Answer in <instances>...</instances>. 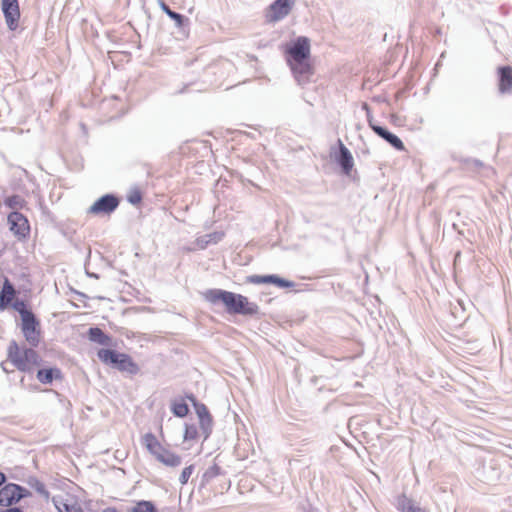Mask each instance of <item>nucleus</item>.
<instances>
[{"mask_svg": "<svg viewBox=\"0 0 512 512\" xmlns=\"http://www.w3.org/2000/svg\"><path fill=\"white\" fill-rule=\"evenodd\" d=\"M339 163L346 174H350L354 162L350 151L343 145H340V158Z\"/></svg>", "mask_w": 512, "mask_h": 512, "instance_id": "22", "label": "nucleus"}, {"mask_svg": "<svg viewBox=\"0 0 512 512\" xmlns=\"http://www.w3.org/2000/svg\"><path fill=\"white\" fill-rule=\"evenodd\" d=\"M142 443L149 451V453L152 454L156 459L165 448L153 433H146L143 435Z\"/></svg>", "mask_w": 512, "mask_h": 512, "instance_id": "19", "label": "nucleus"}, {"mask_svg": "<svg viewBox=\"0 0 512 512\" xmlns=\"http://www.w3.org/2000/svg\"><path fill=\"white\" fill-rule=\"evenodd\" d=\"M498 88L501 93H508L512 90V67L502 66L498 70Z\"/></svg>", "mask_w": 512, "mask_h": 512, "instance_id": "18", "label": "nucleus"}, {"mask_svg": "<svg viewBox=\"0 0 512 512\" xmlns=\"http://www.w3.org/2000/svg\"><path fill=\"white\" fill-rule=\"evenodd\" d=\"M397 509L400 512H427L404 494L400 495L397 499Z\"/></svg>", "mask_w": 512, "mask_h": 512, "instance_id": "20", "label": "nucleus"}, {"mask_svg": "<svg viewBox=\"0 0 512 512\" xmlns=\"http://www.w3.org/2000/svg\"><path fill=\"white\" fill-rule=\"evenodd\" d=\"M199 438L198 427L194 424L186 425L184 432V440H196Z\"/></svg>", "mask_w": 512, "mask_h": 512, "instance_id": "27", "label": "nucleus"}, {"mask_svg": "<svg viewBox=\"0 0 512 512\" xmlns=\"http://www.w3.org/2000/svg\"><path fill=\"white\" fill-rule=\"evenodd\" d=\"M32 493L15 483H7L0 489V507L5 508L2 512H22L16 507L22 499L31 497Z\"/></svg>", "mask_w": 512, "mask_h": 512, "instance_id": "3", "label": "nucleus"}, {"mask_svg": "<svg viewBox=\"0 0 512 512\" xmlns=\"http://www.w3.org/2000/svg\"><path fill=\"white\" fill-rule=\"evenodd\" d=\"M7 224L10 232L19 242H25L31 234V226L28 218L18 211H11L7 216Z\"/></svg>", "mask_w": 512, "mask_h": 512, "instance_id": "5", "label": "nucleus"}, {"mask_svg": "<svg viewBox=\"0 0 512 512\" xmlns=\"http://www.w3.org/2000/svg\"><path fill=\"white\" fill-rule=\"evenodd\" d=\"M37 380L44 385L51 384L54 380H62L63 373L57 367L41 368L36 374Z\"/></svg>", "mask_w": 512, "mask_h": 512, "instance_id": "16", "label": "nucleus"}, {"mask_svg": "<svg viewBox=\"0 0 512 512\" xmlns=\"http://www.w3.org/2000/svg\"><path fill=\"white\" fill-rule=\"evenodd\" d=\"M130 512H157V510L152 502L139 501L132 507Z\"/></svg>", "mask_w": 512, "mask_h": 512, "instance_id": "26", "label": "nucleus"}, {"mask_svg": "<svg viewBox=\"0 0 512 512\" xmlns=\"http://www.w3.org/2000/svg\"><path fill=\"white\" fill-rule=\"evenodd\" d=\"M187 398L193 402L196 410V414L199 418V424L204 434V439H207L211 433L212 428V416L210 415L207 407L204 404L197 403L193 395L187 396Z\"/></svg>", "mask_w": 512, "mask_h": 512, "instance_id": "13", "label": "nucleus"}, {"mask_svg": "<svg viewBox=\"0 0 512 512\" xmlns=\"http://www.w3.org/2000/svg\"><path fill=\"white\" fill-rule=\"evenodd\" d=\"M4 204L12 211L22 210L26 207V200L20 195H11L4 199Z\"/></svg>", "mask_w": 512, "mask_h": 512, "instance_id": "23", "label": "nucleus"}, {"mask_svg": "<svg viewBox=\"0 0 512 512\" xmlns=\"http://www.w3.org/2000/svg\"><path fill=\"white\" fill-rule=\"evenodd\" d=\"M289 61H298L310 58V43L306 37H298L295 42L287 49Z\"/></svg>", "mask_w": 512, "mask_h": 512, "instance_id": "12", "label": "nucleus"}, {"mask_svg": "<svg viewBox=\"0 0 512 512\" xmlns=\"http://www.w3.org/2000/svg\"><path fill=\"white\" fill-rule=\"evenodd\" d=\"M52 502L58 512H84L80 500L73 494L54 496Z\"/></svg>", "mask_w": 512, "mask_h": 512, "instance_id": "8", "label": "nucleus"}, {"mask_svg": "<svg viewBox=\"0 0 512 512\" xmlns=\"http://www.w3.org/2000/svg\"><path fill=\"white\" fill-rule=\"evenodd\" d=\"M13 308L20 314L21 319H23L25 313H33L31 310L26 308V304L23 301H16L13 304Z\"/></svg>", "mask_w": 512, "mask_h": 512, "instance_id": "30", "label": "nucleus"}, {"mask_svg": "<svg viewBox=\"0 0 512 512\" xmlns=\"http://www.w3.org/2000/svg\"><path fill=\"white\" fill-rule=\"evenodd\" d=\"M369 126L378 136H380L381 138L386 140L395 149H397L399 151L405 150V146H404L403 142L395 134L389 132L388 130L384 129L381 126L373 124L371 120H369Z\"/></svg>", "mask_w": 512, "mask_h": 512, "instance_id": "15", "label": "nucleus"}, {"mask_svg": "<svg viewBox=\"0 0 512 512\" xmlns=\"http://www.w3.org/2000/svg\"><path fill=\"white\" fill-rule=\"evenodd\" d=\"M21 330L26 341L32 346H37L41 338L40 323L33 313H25L21 319Z\"/></svg>", "mask_w": 512, "mask_h": 512, "instance_id": "6", "label": "nucleus"}, {"mask_svg": "<svg viewBox=\"0 0 512 512\" xmlns=\"http://www.w3.org/2000/svg\"><path fill=\"white\" fill-rule=\"evenodd\" d=\"M98 358L105 364H112L120 372L135 375L140 371L139 365L126 353H119L111 349H100Z\"/></svg>", "mask_w": 512, "mask_h": 512, "instance_id": "4", "label": "nucleus"}, {"mask_svg": "<svg viewBox=\"0 0 512 512\" xmlns=\"http://www.w3.org/2000/svg\"><path fill=\"white\" fill-rule=\"evenodd\" d=\"M171 410L175 416L180 418L186 417L189 413V407L183 400L173 402Z\"/></svg>", "mask_w": 512, "mask_h": 512, "instance_id": "24", "label": "nucleus"}, {"mask_svg": "<svg viewBox=\"0 0 512 512\" xmlns=\"http://www.w3.org/2000/svg\"><path fill=\"white\" fill-rule=\"evenodd\" d=\"M246 281L251 284H274L281 288H291L294 286V282L277 275H251L247 277Z\"/></svg>", "mask_w": 512, "mask_h": 512, "instance_id": "14", "label": "nucleus"}, {"mask_svg": "<svg viewBox=\"0 0 512 512\" xmlns=\"http://www.w3.org/2000/svg\"><path fill=\"white\" fill-rule=\"evenodd\" d=\"M193 472H194V465H189V466L185 467L182 470L181 475L179 477L180 483L182 485H185L188 482V480Z\"/></svg>", "mask_w": 512, "mask_h": 512, "instance_id": "29", "label": "nucleus"}, {"mask_svg": "<svg viewBox=\"0 0 512 512\" xmlns=\"http://www.w3.org/2000/svg\"><path fill=\"white\" fill-rule=\"evenodd\" d=\"M6 481V476L4 473L0 472V486H2Z\"/></svg>", "mask_w": 512, "mask_h": 512, "instance_id": "33", "label": "nucleus"}, {"mask_svg": "<svg viewBox=\"0 0 512 512\" xmlns=\"http://www.w3.org/2000/svg\"><path fill=\"white\" fill-rule=\"evenodd\" d=\"M7 359L22 372H31L40 365V356L32 348L20 347L16 341H11L7 348Z\"/></svg>", "mask_w": 512, "mask_h": 512, "instance_id": "2", "label": "nucleus"}, {"mask_svg": "<svg viewBox=\"0 0 512 512\" xmlns=\"http://www.w3.org/2000/svg\"><path fill=\"white\" fill-rule=\"evenodd\" d=\"M288 64L298 83L306 84L310 81V77L314 73V67L310 58L298 61H289Z\"/></svg>", "mask_w": 512, "mask_h": 512, "instance_id": "9", "label": "nucleus"}, {"mask_svg": "<svg viewBox=\"0 0 512 512\" xmlns=\"http://www.w3.org/2000/svg\"><path fill=\"white\" fill-rule=\"evenodd\" d=\"M203 298L211 303L221 302L229 314L254 316L259 313V306L242 295L221 289H208L203 292Z\"/></svg>", "mask_w": 512, "mask_h": 512, "instance_id": "1", "label": "nucleus"}, {"mask_svg": "<svg viewBox=\"0 0 512 512\" xmlns=\"http://www.w3.org/2000/svg\"><path fill=\"white\" fill-rule=\"evenodd\" d=\"M102 512H119L115 507L105 508Z\"/></svg>", "mask_w": 512, "mask_h": 512, "instance_id": "34", "label": "nucleus"}, {"mask_svg": "<svg viewBox=\"0 0 512 512\" xmlns=\"http://www.w3.org/2000/svg\"><path fill=\"white\" fill-rule=\"evenodd\" d=\"M35 487L40 494L44 495L45 497H49V492L43 483L38 482Z\"/></svg>", "mask_w": 512, "mask_h": 512, "instance_id": "32", "label": "nucleus"}, {"mask_svg": "<svg viewBox=\"0 0 512 512\" xmlns=\"http://www.w3.org/2000/svg\"><path fill=\"white\" fill-rule=\"evenodd\" d=\"M16 291L8 278H4L0 291V310L6 309L14 300Z\"/></svg>", "mask_w": 512, "mask_h": 512, "instance_id": "17", "label": "nucleus"}, {"mask_svg": "<svg viewBox=\"0 0 512 512\" xmlns=\"http://www.w3.org/2000/svg\"><path fill=\"white\" fill-rule=\"evenodd\" d=\"M128 201L134 205L142 201V193L139 190H133L128 195Z\"/></svg>", "mask_w": 512, "mask_h": 512, "instance_id": "31", "label": "nucleus"}, {"mask_svg": "<svg viewBox=\"0 0 512 512\" xmlns=\"http://www.w3.org/2000/svg\"><path fill=\"white\" fill-rule=\"evenodd\" d=\"M161 8L171 19L175 20L178 25H182L183 16L181 14L172 11L164 2L161 3Z\"/></svg>", "mask_w": 512, "mask_h": 512, "instance_id": "28", "label": "nucleus"}, {"mask_svg": "<svg viewBox=\"0 0 512 512\" xmlns=\"http://www.w3.org/2000/svg\"><path fill=\"white\" fill-rule=\"evenodd\" d=\"M157 460L169 467H177L181 464V457L167 448L163 449Z\"/></svg>", "mask_w": 512, "mask_h": 512, "instance_id": "21", "label": "nucleus"}, {"mask_svg": "<svg viewBox=\"0 0 512 512\" xmlns=\"http://www.w3.org/2000/svg\"><path fill=\"white\" fill-rule=\"evenodd\" d=\"M119 205L117 197L113 195H104L94 202L88 209L91 215H106L112 213Z\"/></svg>", "mask_w": 512, "mask_h": 512, "instance_id": "10", "label": "nucleus"}, {"mask_svg": "<svg viewBox=\"0 0 512 512\" xmlns=\"http://www.w3.org/2000/svg\"><path fill=\"white\" fill-rule=\"evenodd\" d=\"M294 4V0H275L265 14L266 20L270 23L277 22L286 17Z\"/></svg>", "mask_w": 512, "mask_h": 512, "instance_id": "7", "label": "nucleus"}, {"mask_svg": "<svg viewBox=\"0 0 512 512\" xmlns=\"http://www.w3.org/2000/svg\"><path fill=\"white\" fill-rule=\"evenodd\" d=\"M88 335H89L90 340L98 342L100 344H105L108 340V337L98 327L90 328Z\"/></svg>", "mask_w": 512, "mask_h": 512, "instance_id": "25", "label": "nucleus"}, {"mask_svg": "<svg viewBox=\"0 0 512 512\" xmlns=\"http://www.w3.org/2000/svg\"><path fill=\"white\" fill-rule=\"evenodd\" d=\"M2 11L8 28L16 30L20 20L18 0H2Z\"/></svg>", "mask_w": 512, "mask_h": 512, "instance_id": "11", "label": "nucleus"}]
</instances>
